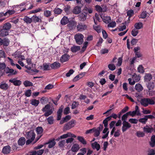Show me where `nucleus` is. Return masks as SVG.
Here are the masks:
<instances>
[{
    "label": "nucleus",
    "mask_w": 155,
    "mask_h": 155,
    "mask_svg": "<svg viewBox=\"0 0 155 155\" xmlns=\"http://www.w3.org/2000/svg\"><path fill=\"white\" fill-rule=\"evenodd\" d=\"M12 28V25L9 22H7L3 25H0V36L5 37L9 35V31Z\"/></svg>",
    "instance_id": "obj_1"
},
{
    "label": "nucleus",
    "mask_w": 155,
    "mask_h": 155,
    "mask_svg": "<svg viewBox=\"0 0 155 155\" xmlns=\"http://www.w3.org/2000/svg\"><path fill=\"white\" fill-rule=\"evenodd\" d=\"M141 104L145 107L147 106L149 104L153 105L155 104V102L152 99L149 98H144L140 100Z\"/></svg>",
    "instance_id": "obj_2"
},
{
    "label": "nucleus",
    "mask_w": 155,
    "mask_h": 155,
    "mask_svg": "<svg viewBox=\"0 0 155 155\" xmlns=\"http://www.w3.org/2000/svg\"><path fill=\"white\" fill-rule=\"evenodd\" d=\"M74 120H72L70 121L65 124L63 127V130L64 131L68 130L74 127L76 123Z\"/></svg>",
    "instance_id": "obj_3"
},
{
    "label": "nucleus",
    "mask_w": 155,
    "mask_h": 155,
    "mask_svg": "<svg viewBox=\"0 0 155 155\" xmlns=\"http://www.w3.org/2000/svg\"><path fill=\"white\" fill-rule=\"evenodd\" d=\"M42 110L43 112H45L43 116L46 117H48L51 115L53 113V111L51 109H50V106L49 104H47L45 106Z\"/></svg>",
    "instance_id": "obj_4"
},
{
    "label": "nucleus",
    "mask_w": 155,
    "mask_h": 155,
    "mask_svg": "<svg viewBox=\"0 0 155 155\" xmlns=\"http://www.w3.org/2000/svg\"><path fill=\"white\" fill-rule=\"evenodd\" d=\"M84 36L81 34H78L74 36V39L76 43L79 45H81L84 42Z\"/></svg>",
    "instance_id": "obj_5"
},
{
    "label": "nucleus",
    "mask_w": 155,
    "mask_h": 155,
    "mask_svg": "<svg viewBox=\"0 0 155 155\" xmlns=\"http://www.w3.org/2000/svg\"><path fill=\"white\" fill-rule=\"evenodd\" d=\"M10 42L9 40L7 38H0V46L3 45V46H7L9 45Z\"/></svg>",
    "instance_id": "obj_6"
},
{
    "label": "nucleus",
    "mask_w": 155,
    "mask_h": 155,
    "mask_svg": "<svg viewBox=\"0 0 155 155\" xmlns=\"http://www.w3.org/2000/svg\"><path fill=\"white\" fill-rule=\"evenodd\" d=\"M5 71L6 74H9L8 75V76H10L11 75H15L17 73L16 71H15L13 69L10 68L8 67L6 68Z\"/></svg>",
    "instance_id": "obj_7"
},
{
    "label": "nucleus",
    "mask_w": 155,
    "mask_h": 155,
    "mask_svg": "<svg viewBox=\"0 0 155 155\" xmlns=\"http://www.w3.org/2000/svg\"><path fill=\"white\" fill-rule=\"evenodd\" d=\"M122 124L123 126L122 127V130L123 132L126 131L131 127V125L127 121H123Z\"/></svg>",
    "instance_id": "obj_8"
},
{
    "label": "nucleus",
    "mask_w": 155,
    "mask_h": 155,
    "mask_svg": "<svg viewBox=\"0 0 155 155\" xmlns=\"http://www.w3.org/2000/svg\"><path fill=\"white\" fill-rule=\"evenodd\" d=\"M87 26L84 24L79 23L77 26V30L80 31H83L87 29Z\"/></svg>",
    "instance_id": "obj_9"
},
{
    "label": "nucleus",
    "mask_w": 155,
    "mask_h": 155,
    "mask_svg": "<svg viewBox=\"0 0 155 155\" xmlns=\"http://www.w3.org/2000/svg\"><path fill=\"white\" fill-rule=\"evenodd\" d=\"M35 134L33 131L30 130L26 133V138L27 139H31L32 140L35 139Z\"/></svg>",
    "instance_id": "obj_10"
},
{
    "label": "nucleus",
    "mask_w": 155,
    "mask_h": 155,
    "mask_svg": "<svg viewBox=\"0 0 155 155\" xmlns=\"http://www.w3.org/2000/svg\"><path fill=\"white\" fill-rule=\"evenodd\" d=\"M78 4L80 6H75L72 12L74 14L78 15L81 12V7L83 5H81L80 4Z\"/></svg>",
    "instance_id": "obj_11"
},
{
    "label": "nucleus",
    "mask_w": 155,
    "mask_h": 155,
    "mask_svg": "<svg viewBox=\"0 0 155 155\" xmlns=\"http://www.w3.org/2000/svg\"><path fill=\"white\" fill-rule=\"evenodd\" d=\"M70 56L67 54H64L62 55L60 58V61L61 62L63 63L67 61L70 59Z\"/></svg>",
    "instance_id": "obj_12"
},
{
    "label": "nucleus",
    "mask_w": 155,
    "mask_h": 155,
    "mask_svg": "<svg viewBox=\"0 0 155 155\" xmlns=\"http://www.w3.org/2000/svg\"><path fill=\"white\" fill-rule=\"evenodd\" d=\"M154 118V116H153V114L145 115L144 117L140 118V120H141L143 119L145 120L143 121H140V122L143 124H145L147 121L148 119H152Z\"/></svg>",
    "instance_id": "obj_13"
},
{
    "label": "nucleus",
    "mask_w": 155,
    "mask_h": 155,
    "mask_svg": "<svg viewBox=\"0 0 155 155\" xmlns=\"http://www.w3.org/2000/svg\"><path fill=\"white\" fill-rule=\"evenodd\" d=\"M76 25V21L72 20H71L70 21H69L67 26L70 29L72 30L75 28Z\"/></svg>",
    "instance_id": "obj_14"
},
{
    "label": "nucleus",
    "mask_w": 155,
    "mask_h": 155,
    "mask_svg": "<svg viewBox=\"0 0 155 155\" xmlns=\"http://www.w3.org/2000/svg\"><path fill=\"white\" fill-rule=\"evenodd\" d=\"M61 67V64L58 61L53 62L50 64V67L52 69H57Z\"/></svg>",
    "instance_id": "obj_15"
},
{
    "label": "nucleus",
    "mask_w": 155,
    "mask_h": 155,
    "mask_svg": "<svg viewBox=\"0 0 155 155\" xmlns=\"http://www.w3.org/2000/svg\"><path fill=\"white\" fill-rule=\"evenodd\" d=\"M45 144H48V147L51 148L53 147L56 144V142L55 141V139L53 138L52 139L49 140L48 142L45 143Z\"/></svg>",
    "instance_id": "obj_16"
},
{
    "label": "nucleus",
    "mask_w": 155,
    "mask_h": 155,
    "mask_svg": "<svg viewBox=\"0 0 155 155\" xmlns=\"http://www.w3.org/2000/svg\"><path fill=\"white\" fill-rule=\"evenodd\" d=\"M10 82L12 83L13 84L16 86H19L21 83V82L20 80H16L15 78H14L12 79H10L9 81Z\"/></svg>",
    "instance_id": "obj_17"
},
{
    "label": "nucleus",
    "mask_w": 155,
    "mask_h": 155,
    "mask_svg": "<svg viewBox=\"0 0 155 155\" xmlns=\"http://www.w3.org/2000/svg\"><path fill=\"white\" fill-rule=\"evenodd\" d=\"M143 130L146 133H151L153 130V128L151 126L147 125L143 127Z\"/></svg>",
    "instance_id": "obj_18"
},
{
    "label": "nucleus",
    "mask_w": 155,
    "mask_h": 155,
    "mask_svg": "<svg viewBox=\"0 0 155 155\" xmlns=\"http://www.w3.org/2000/svg\"><path fill=\"white\" fill-rule=\"evenodd\" d=\"M11 150V147L9 145H7L3 147L2 152L4 154H8L9 153Z\"/></svg>",
    "instance_id": "obj_19"
},
{
    "label": "nucleus",
    "mask_w": 155,
    "mask_h": 155,
    "mask_svg": "<svg viewBox=\"0 0 155 155\" xmlns=\"http://www.w3.org/2000/svg\"><path fill=\"white\" fill-rule=\"evenodd\" d=\"M91 146L93 149H96L97 151H98L101 148L100 145L97 142L91 143Z\"/></svg>",
    "instance_id": "obj_20"
},
{
    "label": "nucleus",
    "mask_w": 155,
    "mask_h": 155,
    "mask_svg": "<svg viewBox=\"0 0 155 155\" xmlns=\"http://www.w3.org/2000/svg\"><path fill=\"white\" fill-rule=\"evenodd\" d=\"M26 142V139L24 137H21L19 138L18 141V144L19 146H22Z\"/></svg>",
    "instance_id": "obj_21"
},
{
    "label": "nucleus",
    "mask_w": 155,
    "mask_h": 155,
    "mask_svg": "<svg viewBox=\"0 0 155 155\" xmlns=\"http://www.w3.org/2000/svg\"><path fill=\"white\" fill-rule=\"evenodd\" d=\"M71 118V116L69 115L66 116L65 117H63L62 120L60 121V124H62L66 122L69 120Z\"/></svg>",
    "instance_id": "obj_22"
},
{
    "label": "nucleus",
    "mask_w": 155,
    "mask_h": 155,
    "mask_svg": "<svg viewBox=\"0 0 155 155\" xmlns=\"http://www.w3.org/2000/svg\"><path fill=\"white\" fill-rule=\"evenodd\" d=\"M9 88V86L8 84H6L5 82H2L1 83L0 85V88L1 89L5 91L8 89Z\"/></svg>",
    "instance_id": "obj_23"
},
{
    "label": "nucleus",
    "mask_w": 155,
    "mask_h": 155,
    "mask_svg": "<svg viewBox=\"0 0 155 155\" xmlns=\"http://www.w3.org/2000/svg\"><path fill=\"white\" fill-rule=\"evenodd\" d=\"M69 20L67 17L64 16L61 21V24L62 25H65L68 23Z\"/></svg>",
    "instance_id": "obj_24"
},
{
    "label": "nucleus",
    "mask_w": 155,
    "mask_h": 155,
    "mask_svg": "<svg viewBox=\"0 0 155 155\" xmlns=\"http://www.w3.org/2000/svg\"><path fill=\"white\" fill-rule=\"evenodd\" d=\"M152 78V76L150 73H146L144 77V81L146 82H148L150 81Z\"/></svg>",
    "instance_id": "obj_25"
},
{
    "label": "nucleus",
    "mask_w": 155,
    "mask_h": 155,
    "mask_svg": "<svg viewBox=\"0 0 155 155\" xmlns=\"http://www.w3.org/2000/svg\"><path fill=\"white\" fill-rule=\"evenodd\" d=\"M80 49L81 47L79 46L74 45L71 48V51L73 53H75L80 50Z\"/></svg>",
    "instance_id": "obj_26"
},
{
    "label": "nucleus",
    "mask_w": 155,
    "mask_h": 155,
    "mask_svg": "<svg viewBox=\"0 0 155 155\" xmlns=\"http://www.w3.org/2000/svg\"><path fill=\"white\" fill-rule=\"evenodd\" d=\"M80 147L79 145L77 144H74L72 146L71 148V151L74 152H77L79 150Z\"/></svg>",
    "instance_id": "obj_27"
},
{
    "label": "nucleus",
    "mask_w": 155,
    "mask_h": 155,
    "mask_svg": "<svg viewBox=\"0 0 155 155\" xmlns=\"http://www.w3.org/2000/svg\"><path fill=\"white\" fill-rule=\"evenodd\" d=\"M32 22L35 23L37 22H41V19L37 17L36 15H34L32 17Z\"/></svg>",
    "instance_id": "obj_28"
},
{
    "label": "nucleus",
    "mask_w": 155,
    "mask_h": 155,
    "mask_svg": "<svg viewBox=\"0 0 155 155\" xmlns=\"http://www.w3.org/2000/svg\"><path fill=\"white\" fill-rule=\"evenodd\" d=\"M79 19L80 21H84L87 18V14L82 13L79 14L78 15Z\"/></svg>",
    "instance_id": "obj_29"
},
{
    "label": "nucleus",
    "mask_w": 155,
    "mask_h": 155,
    "mask_svg": "<svg viewBox=\"0 0 155 155\" xmlns=\"http://www.w3.org/2000/svg\"><path fill=\"white\" fill-rule=\"evenodd\" d=\"M23 20L27 24H30L32 22V17L30 18L28 16H25L23 18Z\"/></svg>",
    "instance_id": "obj_30"
},
{
    "label": "nucleus",
    "mask_w": 155,
    "mask_h": 155,
    "mask_svg": "<svg viewBox=\"0 0 155 155\" xmlns=\"http://www.w3.org/2000/svg\"><path fill=\"white\" fill-rule=\"evenodd\" d=\"M135 89L138 92L142 91L143 90V87L142 85L140 84H136L135 86Z\"/></svg>",
    "instance_id": "obj_31"
},
{
    "label": "nucleus",
    "mask_w": 155,
    "mask_h": 155,
    "mask_svg": "<svg viewBox=\"0 0 155 155\" xmlns=\"http://www.w3.org/2000/svg\"><path fill=\"white\" fill-rule=\"evenodd\" d=\"M103 21L106 24L109 23L111 21V18L110 16H104L103 18Z\"/></svg>",
    "instance_id": "obj_32"
},
{
    "label": "nucleus",
    "mask_w": 155,
    "mask_h": 155,
    "mask_svg": "<svg viewBox=\"0 0 155 155\" xmlns=\"http://www.w3.org/2000/svg\"><path fill=\"white\" fill-rule=\"evenodd\" d=\"M134 27L137 29H140L143 28V24L141 22L136 23L134 25Z\"/></svg>",
    "instance_id": "obj_33"
},
{
    "label": "nucleus",
    "mask_w": 155,
    "mask_h": 155,
    "mask_svg": "<svg viewBox=\"0 0 155 155\" xmlns=\"http://www.w3.org/2000/svg\"><path fill=\"white\" fill-rule=\"evenodd\" d=\"M39 103V101L35 99H33L31 100V104L35 106H37Z\"/></svg>",
    "instance_id": "obj_34"
},
{
    "label": "nucleus",
    "mask_w": 155,
    "mask_h": 155,
    "mask_svg": "<svg viewBox=\"0 0 155 155\" xmlns=\"http://www.w3.org/2000/svg\"><path fill=\"white\" fill-rule=\"evenodd\" d=\"M23 84L25 87L32 86H33V84L29 81L26 80L23 82Z\"/></svg>",
    "instance_id": "obj_35"
},
{
    "label": "nucleus",
    "mask_w": 155,
    "mask_h": 155,
    "mask_svg": "<svg viewBox=\"0 0 155 155\" xmlns=\"http://www.w3.org/2000/svg\"><path fill=\"white\" fill-rule=\"evenodd\" d=\"M151 141L150 143V146L153 147L155 145V135H153L151 138Z\"/></svg>",
    "instance_id": "obj_36"
},
{
    "label": "nucleus",
    "mask_w": 155,
    "mask_h": 155,
    "mask_svg": "<svg viewBox=\"0 0 155 155\" xmlns=\"http://www.w3.org/2000/svg\"><path fill=\"white\" fill-rule=\"evenodd\" d=\"M147 87L150 90L153 89L155 87L154 83L153 82H150L148 83Z\"/></svg>",
    "instance_id": "obj_37"
},
{
    "label": "nucleus",
    "mask_w": 155,
    "mask_h": 155,
    "mask_svg": "<svg viewBox=\"0 0 155 155\" xmlns=\"http://www.w3.org/2000/svg\"><path fill=\"white\" fill-rule=\"evenodd\" d=\"M47 120L48 124H52L54 122V119L53 116H50L49 117L47 118Z\"/></svg>",
    "instance_id": "obj_38"
},
{
    "label": "nucleus",
    "mask_w": 155,
    "mask_h": 155,
    "mask_svg": "<svg viewBox=\"0 0 155 155\" xmlns=\"http://www.w3.org/2000/svg\"><path fill=\"white\" fill-rule=\"evenodd\" d=\"M43 70L45 71H49L51 70V68H50V66L48 64L46 63L43 64Z\"/></svg>",
    "instance_id": "obj_39"
},
{
    "label": "nucleus",
    "mask_w": 155,
    "mask_h": 155,
    "mask_svg": "<svg viewBox=\"0 0 155 155\" xmlns=\"http://www.w3.org/2000/svg\"><path fill=\"white\" fill-rule=\"evenodd\" d=\"M77 139L78 140L80 141L83 144H86L87 143L86 141L85 140L83 137L81 136H78Z\"/></svg>",
    "instance_id": "obj_40"
},
{
    "label": "nucleus",
    "mask_w": 155,
    "mask_h": 155,
    "mask_svg": "<svg viewBox=\"0 0 155 155\" xmlns=\"http://www.w3.org/2000/svg\"><path fill=\"white\" fill-rule=\"evenodd\" d=\"M137 71L138 72L141 74H143L145 71L144 69V68L142 65H140L137 68Z\"/></svg>",
    "instance_id": "obj_41"
},
{
    "label": "nucleus",
    "mask_w": 155,
    "mask_h": 155,
    "mask_svg": "<svg viewBox=\"0 0 155 155\" xmlns=\"http://www.w3.org/2000/svg\"><path fill=\"white\" fill-rule=\"evenodd\" d=\"M62 12V10L59 8H55L54 10V12L55 14H60Z\"/></svg>",
    "instance_id": "obj_42"
},
{
    "label": "nucleus",
    "mask_w": 155,
    "mask_h": 155,
    "mask_svg": "<svg viewBox=\"0 0 155 155\" xmlns=\"http://www.w3.org/2000/svg\"><path fill=\"white\" fill-rule=\"evenodd\" d=\"M71 9V6L70 5H67L65 7L63 10L67 14H69L70 12V9Z\"/></svg>",
    "instance_id": "obj_43"
},
{
    "label": "nucleus",
    "mask_w": 155,
    "mask_h": 155,
    "mask_svg": "<svg viewBox=\"0 0 155 155\" xmlns=\"http://www.w3.org/2000/svg\"><path fill=\"white\" fill-rule=\"evenodd\" d=\"M95 8L96 11L98 12H103V9L98 5H97L95 6Z\"/></svg>",
    "instance_id": "obj_44"
},
{
    "label": "nucleus",
    "mask_w": 155,
    "mask_h": 155,
    "mask_svg": "<svg viewBox=\"0 0 155 155\" xmlns=\"http://www.w3.org/2000/svg\"><path fill=\"white\" fill-rule=\"evenodd\" d=\"M43 129L42 127H38L36 129V131L38 134H42L43 131Z\"/></svg>",
    "instance_id": "obj_45"
},
{
    "label": "nucleus",
    "mask_w": 155,
    "mask_h": 155,
    "mask_svg": "<svg viewBox=\"0 0 155 155\" xmlns=\"http://www.w3.org/2000/svg\"><path fill=\"white\" fill-rule=\"evenodd\" d=\"M108 67L111 71H113L115 69L116 67V66L114 64H110L108 65Z\"/></svg>",
    "instance_id": "obj_46"
},
{
    "label": "nucleus",
    "mask_w": 155,
    "mask_h": 155,
    "mask_svg": "<svg viewBox=\"0 0 155 155\" xmlns=\"http://www.w3.org/2000/svg\"><path fill=\"white\" fill-rule=\"evenodd\" d=\"M147 12L146 11L143 12L141 14L139 18L143 19L145 18L147 16Z\"/></svg>",
    "instance_id": "obj_47"
},
{
    "label": "nucleus",
    "mask_w": 155,
    "mask_h": 155,
    "mask_svg": "<svg viewBox=\"0 0 155 155\" xmlns=\"http://www.w3.org/2000/svg\"><path fill=\"white\" fill-rule=\"evenodd\" d=\"M101 131L100 130L97 129H96L94 128V136L95 137H97L99 136L100 134Z\"/></svg>",
    "instance_id": "obj_48"
},
{
    "label": "nucleus",
    "mask_w": 155,
    "mask_h": 155,
    "mask_svg": "<svg viewBox=\"0 0 155 155\" xmlns=\"http://www.w3.org/2000/svg\"><path fill=\"white\" fill-rule=\"evenodd\" d=\"M111 118L112 117L111 115L107 117L104 120L103 122V123L108 125V121L110 120L111 119Z\"/></svg>",
    "instance_id": "obj_49"
},
{
    "label": "nucleus",
    "mask_w": 155,
    "mask_h": 155,
    "mask_svg": "<svg viewBox=\"0 0 155 155\" xmlns=\"http://www.w3.org/2000/svg\"><path fill=\"white\" fill-rule=\"evenodd\" d=\"M79 104L78 102H76V101H74L71 106V109H74L77 107L79 105Z\"/></svg>",
    "instance_id": "obj_50"
},
{
    "label": "nucleus",
    "mask_w": 155,
    "mask_h": 155,
    "mask_svg": "<svg viewBox=\"0 0 155 155\" xmlns=\"http://www.w3.org/2000/svg\"><path fill=\"white\" fill-rule=\"evenodd\" d=\"M138 31L135 28L133 29L131 31V34L133 36H136L138 33Z\"/></svg>",
    "instance_id": "obj_51"
},
{
    "label": "nucleus",
    "mask_w": 155,
    "mask_h": 155,
    "mask_svg": "<svg viewBox=\"0 0 155 155\" xmlns=\"http://www.w3.org/2000/svg\"><path fill=\"white\" fill-rule=\"evenodd\" d=\"M42 11V9L40 8H38L35 10L31 11L29 12V14H31L32 13H35L38 12H39Z\"/></svg>",
    "instance_id": "obj_52"
},
{
    "label": "nucleus",
    "mask_w": 155,
    "mask_h": 155,
    "mask_svg": "<svg viewBox=\"0 0 155 155\" xmlns=\"http://www.w3.org/2000/svg\"><path fill=\"white\" fill-rule=\"evenodd\" d=\"M155 154V151L153 149H151L147 151V155H154Z\"/></svg>",
    "instance_id": "obj_53"
},
{
    "label": "nucleus",
    "mask_w": 155,
    "mask_h": 155,
    "mask_svg": "<svg viewBox=\"0 0 155 155\" xmlns=\"http://www.w3.org/2000/svg\"><path fill=\"white\" fill-rule=\"evenodd\" d=\"M31 94V91L30 89H28L26 90L25 93V95L27 97H30Z\"/></svg>",
    "instance_id": "obj_54"
},
{
    "label": "nucleus",
    "mask_w": 155,
    "mask_h": 155,
    "mask_svg": "<svg viewBox=\"0 0 155 155\" xmlns=\"http://www.w3.org/2000/svg\"><path fill=\"white\" fill-rule=\"evenodd\" d=\"M127 16H129V18H130L134 14V11L132 10H130L128 11L127 12Z\"/></svg>",
    "instance_id": "obj_55"
},
{
    "label": "nucleus",
    "mask_w": 155,
    "mask_h": 155,
    "mask_svg": "<svg viewBox=\"0 0 155 155\" xmlns=\"http://www.w3.org/2000/svg\"><path fill=\"white\" fill-rule=\"evenodd\" d=\"M64 107L63 105H61L59 107L57 112V114H62L63 110L64 109Z\"/></svg>",
    "instance_id": "obj_56"
},
{
    "label": "nucleus",
    "mask_w": 155,
    "mask_h": 155,
    "mask_svg": "<svg viewBox=\"0 0 155 155\" xmlns=\"http://www.w3.org/2000/svg\"><path fill=\"white\" fill-rule=\"evenodd\" d=\"M70 109L69 107L65 108L63 111V113L65 115H67L70 113Z\"/></svg>",
    "instance_id": "obj_57"
},
{
    "label": "nucleus",
    "mask_w": 155,
    "mask_h": 155,
    "mask_svg": "<svg viewBox=\"0 0 155 155\" xmlns=\"http://www.w3.org/2000/svg\"><path fill=\"white\" fill-rule=\"evenodd\" d=\"M116 25V23L115 21H112L110 23L107 25L108 27L114 28Z\"/></svg>",
    "instance_id": "obj_58"
},
{
    "label": "nucleus",
    "mask_w": 155,
    "mask_h": 155,
    "mask_svg": "<svg viewBox=\"0 0 155 155\" xmlns=\"http://www.w3.org/2000/svg\"><path fill=\"white\" fill-rule=\"evenodd\" d=\"M94 29L96 30L98 33H100L101 32V28L100 26L97 25V26H93Z\"/></svg>",
    "instance_id": "obj_59"
},
{
    "label": "nucleus",
    "mask_w": 155,
    "mask_h": 155,
    "mask_svg": "<svg viewBox=\"0 0 155 155\" xmlns=\"http://www.w3.org/2000/svg\"><path fill=\"white\" fill-rule=\"evenodd\" d=\"M51 15V12L49 10H46L44 12V15L45 17H48Z\"/></svg>",
    "instance_id": "obj_60"
},
{
    "label": "nucleus",
    "mask_w": 155,
    "mask_h": 155,
    "mask_svg": "<svg viewBox=\"0 0 155 155\" xmlns=\"http://www.w3.org/2000/svg\"><path fill=\"white\" fill-rule=\"evenodd\" d=\"M129 121L132 124H136L137 123L138 120L136 119L130 118L129 120Z\"/></svg>",
    "instance_id": "obj_61"
},
{
    "label": "nucleus",
    "mask_w": 155,
    "mask_h": 155,
    "mask_svg": "<svg viewBox=\"0 0 155 155\" xmlns=\"http://www.w3.org/2000/svg\"><path fill=\"white\" fill-rule=\"evenodd\" d=\"M6 65L5 63H0V69L1 70H3L6 69Z\"/></svg>",
    "instance_id": "obj_62"
},
{
    "label": "nucleus",
    "mask_w": 155,
    "mask_h": 155,
    "mask_svg": "<svg viewBox=\"0 0 155 155\" xmlns=\"http://www.w3.org/2000/svg\"><path fill=\"white\" fill-rule=\"evenodd\" d=\"M74 72V71L73 69H71L66 74V76L67 77H69L71 74H73Z\"/></svg>",
    "instance_id": "obj_63"
},
{
    "label": "nucleus",
    "mask_w": 155,
    "mask_h": 155,
    "mask_svg": "<svg viewBox=\"0 0 155 155\" xmlns=\"http://www.w3.org/2000/svg\"><path fill=\"white\" fill-rule=\"evenodd\" d=\"M65 143V141L64 140H62L58 143V146L60 147H62L64 146Z\"/></svg>",
    "instance_id": "obj_64"
}]
</instances>
